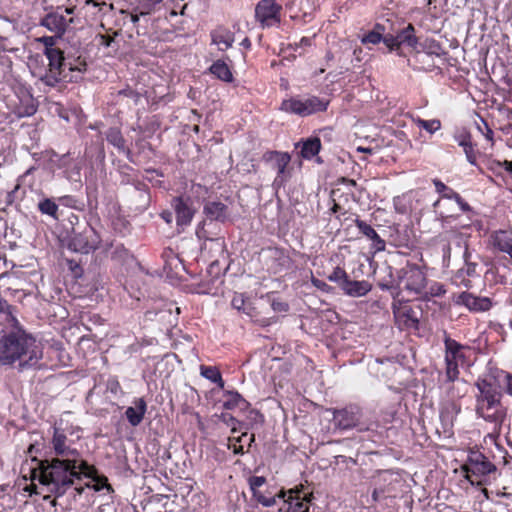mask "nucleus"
Wrapping results in <instances>:
<instances>
[{
  "label": "nucleus",
  "mask_w": 512,
  "mask_h": 512,
  "mask_svg": "<svg viewBox=\"0 0 512 512\" xmlns=\"http://www.w3.org/2000/svg\"><path fill=\"white\" fill-rule=\"evenodd\" d=\"M32 461L36 462L37 466L31 469V478L37 479L57 498L67 492L74 484L75 476H78L79 473L75 470V461H69V458H55L49 461L33 457Z\"/></svg>",
  "instance_id": "obj_1"
},
{
  "label": "nucleus",
  "mask_w": 512,
  "mask_h": 512,
  "mask_svg": "<svg viewBox=\"0 0 512 512\" xmlns=\"http://www.w3.org/2000/svg\"><path fill=\"white\" fill-rule=\"evenodd\" d=\"M42 348L36 339L24 330L11 331L0 338V364L19 361L20 369L35 366L42 358Z\"/></svg>",
  "instance_id": "obj_2"
},
{
  "label": "nucleus",
  "mask_w": 512,
  "mask_h": 512,
  "mask_svg": "<svg viewBox=\"0 0 512 512\" xmlns=\"http://www.w3.org/2000/svg\"><path fill=\"white\" fill-rule=\"evenodd\" d=\"M48 67L35 74L46 85L54 87L60 82H78L82 79L83 73L87 69L85 59L77 57L74 59L66 58L64 52L59 49L54 52H48Z\"/></svg>",
  "instance_id": "obj_3"
},
{
  "label": "nucleus",
  "mask_w": 512,
  "mask_h": 512,
  "mask_svg": "<svg viewBox=\"0 0 512 512\" xmlns=\"http://www.w3.org/2000/svg\"><path fill=\"white\" fill-rule=\"evenodd\" d=\"M476 414L485 421L500 427L506 417V408L501 402L502 394L491 376L479 377L475 383Z\"/></svg>",
  "instance_id": "obj_4"
},
{
  "label": "nucleus",
  "mask_w": 512,
  "mask_h": 512,
  "mask_svg": "<svg viewBox=\"0 0 512 512\" xmlns=\"http://www.w3.org/2000/svg\"><path fill=\"white\" fill-rule=\"evenodd\" d=\"M254 499L262 506L268 508L267 512H308L312 494H306L298 489L289 491L268 490L255 492Z\"/></svg>",
  "instance_id": "obj_5"
},
{
  "label": "nucleus",
  "mask_w": 512,
  "mask_h": 512,
  "mask_svg": "<svg viewBox=\"0 0 512 512\" xmlns=\"http://www.w3.org/2000/svg\"><path fill=\"white\" fill-rule=\"evenodd\" d=\"M100 237L95 229L86 221L77 223L71 228L68 248L74 252L88 254L98 248Z\"/></svg>",
  "instance_id": "obj_6"
},
{
  "label": "nucleus",
  "mask_w": 512,
  "mask_h": 512,
  "mask_svg": "<svg viewBox=\"0 0 512 512\" xmlns=\"http://www.w3.org/2000/svg\"><path fill=\"white\" fill-rule=\"evenodd\" d=\"M398 285L408 294L419 297L427 286V278L423 270L415 264H407L397 270Z\"/></svg>",
  "instance_id": "obj_7"
},
{
  "label": "nucleus",
  "mask_w": 512,
  "mask_h": 512,
  "mask_svg": "<svg viewBox=\"0 0 512 512\" xmlns=\"http://www.w3.org/2000/svg\"><path fill=\"white\" fill-rule=\"evenodd\" d=\"M263 160L269 164L270 168L277 172L273 181V187L276 191L286 189V184L291 178L292 167H289L291 156L287 152L267 151L263 155Z\"/></svg>",
  "instance_id": "obj_8"
},
{
  "label": "nucleus",
  "mask_w": 512,
  "mask_h": 512,
  "mask_svg": "<svg viewBox=\"0 0 512 512\" xmlns=\"http://www.w3.org/2000/svg\"><path fill=\"white\" fill-rule=\"evenodd\" d=\"M75 7L61 8L47 13L40 21V25L53 32L57 37H62L72 25L79 22L74 15Z\"/></svg>",
  "instance_id": "obj_9"
},
{
  "label": "nucleus",
  "mask_w": 512,
  "mask_h": 512,
  "mask_svg": "<svg viewBox=\"0 0 512 512\" xmlns=\"http://www.w3.org/2000/svg\"><path fill=\"white\" fill-rule=\"evenodd\" d=\"M282 11V4L277 0H260L255 5L254 18L262 29H267L280 25Z\"/></svg>",
  "instance_id": "obj_10"
},
{
  "label": "nucleus",
  "mask_w": 512,
  "mask_h": 512,
  "mask_svg": "<svg viewBox=\"0 0 512 512\" xmlns=\"http://www.w3.org/2000/svg\"><path fill=\"white\" fill-rule=\"evenodd\" d=\"M444 346H445V377L454 379L459 376L458 362L465 359L463 350L465 346L457 342L444 333Z\"/></svg>",
  "instance_id": "obj_11"
},
{
  "label": "nucleus",
  "mask_w": 512,
  "mask_h": 512,
  "mask_svg": "<svg viewBox=\"0 0 512 512\" xmlns=\"http://www.w3.org/2000/svg\"><path fill=\"white\" fill-rule=\"evenodd\" d=\"M172 207L174 208L178 225H187L191 222L195 208L188 194H180L174 197Z\"/></svg>",
  "instance_id": "obj_12"
},
{
  "label": "nucleus",
  "mask_w": 512,
  "mask_h": 512,
  "mask_svg": "<svg viewBox=\"0 0 512 512\" xmlns=\"http://www.w3.org/2000/svg\"><path fill=\"white\" fill-rule=\"evenodd\" d=\"M455 303L465 306L471 312H486L492 307L490 298L475 296L469 292L460 293Z\"/></svg>",
  "instance_id": "obj_13"
},
{
  "label": "nucleus",
  "mask_w": 512,
  "mask_h": 512,
  "mask_svg": "<svg viewBox=\"0 0 512 512\" xmlns=\"http://www.w3.org/2000/svg\"><path fill=\"white\" fill-rule=\"evenodd\" d=\"M495 470L494 464H492L487 457L480 452H471L468 457V463L466 465V471L477 475H488Z\"/></svg>",
  "instance_id": "obj_14"
},
{
  "label": "nucleus",
  "mask_w": 512,
  "mask_h": 512,
  "mask_svg": "<svg viewBox=\"0 0 512 512\" xmlns=\"http://www.w3.org/2000/svg\"><path fill=\"white\" fill-rule=\"evenodd\" d=\"M67 442V436L59 428H54V434L51 441L53 450L56 455L61 456L62 459H67L69 457H78L79 452L71 448L70 446L66 445Z\"/></svg>",
  "instance_id": "obj_15"
},
{
  "label": "nucleus",
  "mask_w": 512,
  "mask_h": 512,
  "mask_svg": "<svg viewBox=\"0 0 512 512\" xmlns=\"http://www.w3.org/2000/svg\"><path fill=\"white\" fill-rule=\"evenodd\" d=\"M461 412V404L458 401L446 400L440 407V420L444 429L452 428Z\"/></svg>",
  "instance_id": "obj_16"
},
{
  "label": "nucleus",
  "mask_w": 512,
  "mask_h": 512,
  "mask_svg": "<svg viewBox=\"0 0 512 512\" xmlns=\"http://www.w3.org/2000/svg\"><path fill=\"white\" fill-rule=\"evenodd\" d=\"M443 388L445 389L447 400L457 401L466 395L468 385L466 381L459 379V376L454 379L446 377Z\"/></svg>",
  "instance_id": "obj_17"
},
{
  "label": "nucleus",
  "mask_w": 512,
  "mask_h": 512,
  "mask_svg": "<svg viewBox=\"0 0 512 512\" xmlns=\"http://www.w3.org/2000/svg\"><path fill=\"white\" fill-rule=\"evenodd\" d=\"M204 214L212 221L224 222L230 216L229 208L221 201H207L204 205Z\"/></svg>",
  "instance_id": "obj_18"
},
{
  "label": "nucleus",
  "mask_w": 512,
  "mask_h": 512,
  "mask_svg": "<svg viewBox=\"0 0 512 512\" xmlns=\"http://www.w3.org/2000/svg\"><path fill=\"white\" fill-rule=\"evenodd\" d=\"M36 167H31L23 175L18 178L15 188L11 192H38L40 187V181H38L34 175Z\"/></svg>",
  "instance_id": "obj_19"
},
{
  "label": "nucleus",
  "mask_w": 512,
  "mask_h": 512,
  "mask_svg": "<svg viewBox=\"0 0 512 512\" xmlns=\"http://www.w3.org/2000/svg\"><path fill=\"white\" fill-rule=\"evenodd\" d=\"M106 140L108 143L113 145L118 152L124 153L128 160H132V152L131 150L126 146V140L124 139L122 132L117 127H111L106 132Z\"/></svg>",
  "instance_id": "obj_20"
},
{
  "label": "nucleus",
  "mask_w": 512,
  "mask_h": 512,
  "mask_svg": "<svg viewBox=\"0 0 512 512\" xmlns=\"http://www.w3.org/2000/svg\"><path fill=\"white\" fill-rule=\"evenodd\" d=\"M33 159L37 164V168H42L47 171H54L60 161L59 155L53 150L34 153Z\"/></svg>",
  "instance_id": "obj_21"
},
{
  "label": "nucleus",
  "mask_w": 512,
  "mask_h": 512,
  "mask_svg": "<svg viewBox=\"0 0 512 512\" xmlns=\"http://www.w3.org/2000/svg\"><path fill=\"white\" fill-rule=\"evenodd\" d=\"M360 233L371 241V248L374 252L383 251L385 249V241L380 238L376 231L363 221L356 220Z\"/></svg>",
  "instance_id": "obj_22"
},
{
  "label": "nucleus",
  "mask_w": 512,
  "mask_h": 512,
  "mask_svg": "<svg viewBox=\"0 0 512 512\" xmlns=\"http://www.w3.org/2000/svg\"><path fill=\"white\" fill-rule=\"evenodd\" d=\"M147 404L143 398H138L134 406L128 407L125 411L126 418L132 426H138L146 413Z\"/></svg>",
  "instance_id": "obj_23"
},
{
  "label": "nucleus",
  "mask_w": 512,
  "mask_h": 512,
  "mask_svg": "<svg viewBox=\"0 0 512 512\" xmlns=\"http://www.w3.org/2000/svg\"><path fill=\"white\" fill-rule=\"evenodd\" d=\"M300 147V156L303 159L310 160L316 156L321 150V140L318 137H310L296 144Z\"/></svg>",
  "instance_id": "obj_24"
},
{
  "label": "nucleus",
  "mask_w": 512,
  "mask_h": 512,
  "mask_svg": "<svg viewBox=\"0 0 512 512\" xmlns=\"http://www.w3.org/2000/svg\"><path fill=\"white\" fill-rule=\"evenodd\" d=\"M226 250L224 238H208L204 241L202 246L203 253H207L211 258L223 256ZM218 261L215 259L214 262Z\"/></svg>",
  "instance_id": "obj_25"
},
{
  "label": "nucleus",
  "mask_w": 512,
  "mask_h": 512,
  "mask_svg": "<svg viewBox=\"0 0 512 512\" xmlns=\"http://www.w3.org/2000/svg\"><path fill=\"white\" fill-rule=\"evenodd\" d=\"M303 104L304 115L306 117L318 112L326 111L329 105V100L318 96H309L303 99Z\"/></svg>",
  "instance_id": "obj_26"
},
{
  "label": "nucleus",
  "mask_w": 512,
  "mask_h": 512,
  "mask_svg": "<svg viewBox=\"0 0 512 512\" xmlns=\"http://www.w3.org/2000/svg\"><path fill=\"white\" fill-rule=\"evenodd\" d=\"M493 244L499 251L507 253L512 259V237L506 231H496L493 235Z\"/></svg>",
  "instance_id": "obj_27"
},
{
  "label": "nucleus",
  "mask_w": 512,
  "mask_h": 512,
  "mask_svg": "<svg viewBox=\"0 0 512 512\" xmlns=\"http://www.w3.org/2000/svg\"><path fill=\"white\" fill-rule=\"evenodd\" d=\"M209 72L217 79L230 83L233 81V74L229 66L223 60H216L210 67Z\"/></svg>",
  "instance_id": "obj_28"
},
{
  "label": "nucleus",
  "mask_w": 512,
  "mask_h": 512,
  "mask_svg": "<svg viewBox=\"0 0 512 512\" xmlns=\"http://www.w3.org/2000/svg\"><path fill=\"white\" fill-rule=\"evenodd\" d=\"M399 47L406 45L415 49L418 44V39L415 36V29L412 24H408L404 29L399 31L396 35Z\"/></svg>",
  "instance_id": "obj_29"
},
{
  "label": "nucleus",
  "mask_w": 512,
  "mask_h": 512,
  "mask_svg": "<svg viewBox=\"0 0 512 512\" xmlns=\"http://www.w3.org/2000/svg\"><path fill=\"white\" fill-rule=\"evenodd\" d=\"M303 99L291 97L282 101L280 110L286 113L295 114L301 117L304 115Z\"/></svg>",
  "instance_id": "obj_30"
},
{
  "label": "nucleus",
  "mask_w": 512,
  "mask_h": 512,
  "mask_svg": "<svg viewBox=\"0 0 512 512\" xmlns=\"http://www.w3.org/2000/svg\"><path fill=\"white\" fill-rule=\"evenodd\" d=\"M212 42L220 47V50H226L230 48L234 42V36L227 30L218 29L211 33Z\"/></svg>",
  "instance_id": "obj_31"
},
{
  "label": "nucleus",
  "mask_w": 512,
  "mask_h": 512,
  "mask_svg": "<svg viewBox=\"0 0 512 512\" xmlns=\"http://www.w3.org/2000/svg\"><path fill=\"white\" fill-rule=\"evenodd\" d=\"M224 396L226 397V400L223 402V407L227 410H232L236 407L244 408L248 406V402L236 391H226Z\"/></svg>",
  "instance_id": "obj_32"
},
{
  "label": "nucleus",
  "mask_w": 512,
  "mask_h": 512,
  "mask_svg": "<svg viewBox=\"0 0 512 512\" xmlns=\"http://www.w3.org/2000/svg\"><path fill=\"white\" fill-rule=\"evenodd\" d=\"M200 374H201V376L208 379L209 381L217 384V386L219 388H221V389L224 388L225 384L222 379V375L217 367L201 365L200 366Z\"/></svg>",
  "instance_id": "obj_33"
},
{
  "label": "nucleus",
  "mask_w": 512,
  "mask_h": 512,
  "mask_svg": "<svg viewBox=\"0 0 512 512\" xmlns=\"http://www.w3.org/2000/svg\"><path fill=\"white\" fill-rule=\"evenodd\" d=\"M487 169L490 170L496 176H502L504 172L512 176V161L504 160H489L487 162Z\"/></svg>",
  "instance_id": "obj_34"
},
{
  "label": "nucleus",
  "mask_w": 512,
  "mask_h": 512,
  "mask_svg": "<svg viewBox=\"0 0 512 512\" xmlns=\"http://www.w3.org/2000/svg\"><path fill=\"white\" fill-rule=\"evenodd\" d=\"M447 290L444 284L433 281L428 286V288H425L423 293L420 295V298L429 301L431 298L434 297H442L446 294Z\"/></svg>",
  "instance_id": "obj_35"
},
{
  "label": "nucleus",
  "mask_w": 512,
  "mask_h": 512,
  "mask_svg": "<svg viewBox=\"0 0 512 512\" xmlns=\"http://www.w3.org/2000/svg\"><path fill=\"white\" fill-rule=\"evenodd\" d=\"M385 30L384 25L377 23L371 31L362 36V43L373 45L378 44L382 40Z\"/></svg>",
  "instance_id": "obj_36"
},
{
  "label": "nucleus",
  "mask_w": 512,
  "mask_h": 512,
  "mask_svg": "<svg viewBox=\"0 0 512 512\" xmlns=\"http://www.w3.org/2000/svg\"><path fill=\"white\" fill-rule=\"evenodd\" d=\"M329 280L339 282L348 295H352V282L348 280L346 272L337 267L329 276Z\"/></svg>",
  "instance_id": "obj_37"
},
{
  "label": "nucleus",
  "mask_w": 512,
  "mask_h": 512,
  "mask_svg": "<svg viewBox=\"0 0 512 512\" xmlns=\"http://www.w3.org/2000/svg\"><path fill=\"white\" fill-rule=\"evenodd\" d=\"M38 209L42 214L48 215L55 220L58 219V204L54 200L49 198L40 200L38 203Z\"/></svg>",
  "instance_id": "obj_38"
},
{
  "label": "nucleus",
  "mask_w": 512,
  "mask_h": 512,
  "mask_svg": "<svg viewBox=\"0 0 512 512\" xmlns=\"http://www.w3.org/2000/svg\"><path fill=\"white\" fill-rule=\"evenodd\" d=\"M88 200L76 199L74 195H65L59 198L60 205L83 211Z\"/></svg>",
  "instance_id": "obj_39"
},
{
  "label": "nucleus",
  "mask_w": 512,
  "mask_h": 512,
  "mask_svg": "<svg viewBox=\"0 0 512 512\" xmlns=\"http://www.w3.org/2000/svg\"><path fill=\"white\" fill-rule=\"evenodd\" d=\"M415 125L426 130L428 133L433 134L441 128V122L438 119L424 120L420 117L413 119Z\"/></svg>",
  "instance_id": "obj_40"
},
{
  "label": "nucleus",
  "mask_w": 512,
  "mask_h": 512,
  "mask_svg": "<svg viewBox=\"0 0 512 512\" xmlns=\"http://www.w3.org/2000/svg\"><path fill=\"white\" fill-rule=\"evenodd\" d=\"M464 258H465V265H464V267H462L461 269L458 270L457 276L458 277H464V276L475 277V276H477V272H476L477 264L469 261V259H468L469 253L467 250L464 253Z\"/></svg>",
  "instance_id": "obj_41"
},
{
  "label": "nucleus",
  "mask_w": 512,
  "mask_h": 512,
  "mask_svg": "<svg viewBox=\"0 0 512 512\" xmlns=\"http://www.w3.org/2000/svg\"><path fill=\"white\" fill-rule=\"evenodd\" d=\"M59 37L55 36H43L38 39L40 43L44 46V55H46L48 52H54L59 50L60 48L56 46L57 39Z\"/></svg>",
  "instance_id": "obj_42"
},
{
  "label": "nucleus",
  "mask_w": 512,
  "mask_h": 512,
  "mask_svg": "<svg viewBox=\"0 0 512 512\" xmlns=\"http://www.w3.org/2000/svg\"><path fill=\"white\" fill-rule=\"evenodd\" d=\"M140 8V14H149L156 5L161 3L163 0H137Z\"/></svg>",
  "instance_id": "obj_43"
},
{
  "label": "nucleus",
  "mask_w": 512,
  "mask_h": 512,
  "mask_svg": "<svg viewBox=\"0 0 512 512\" xmlns=\"http://www.w3.org/2000/svg\"><path fill=\"white\" fill-rule=\"evenodd\" d=\"M69 461H75V470H77L78 476H75V479H81V475H89L90 473V466L85 461H78L77 457H69Z\"/></svg>",
  "instance_id": "obj_44"
},
{
  "label": "nucleus",
  "mask_w": 512,
  "mask_h": 512,
  "mask_svg": "<svg viewBox=\"0 0 512 512\" xmlns=\"http://www.w3.org/2000/svg\"><path fill=\"white\" fill-rule=\"evenodd\" d=\"M265 482L266 479L263 476H252L249 478V485L253 495H255V492L263 491L261 488Z\"/></svg>",
  "instance_id": "obj_45"
},
{
  "label": "nucleus",
  "mask_w": 512,
  "mask_h": 512,
  "mask_svg": "<svg viewBox=\"0 0 512 512\" xmlns=\"http://www.w3.org/2000/svg\"><path fill=\"white\" fill-rule=\"evenodd\" d=\"M371 284L367 281H354V296H363L371 290Z\"/></svg>",
  "instance_id": "obj_46"
},
{
  "label": "nucleus",
  "mask_w": 512,
  "mask_h": 512,
  "mask_svg": "<svg viewBox=\"0 0 512 512\" xmlns=\"http://www.w3.org/2000/svg\"><path fill=\"white\" fill-rule=\"evenodd\" d=\"M425 49L427 53L430 55L440 56L442 53V47L440 43L436 40H430L425 44Z\"/></svg>",
  "instance_id": "obj_47"
},
{
  "label": "nucleus",
  "mask_w": 512,
  "mask_h": 512,
  "mask_svg": "<svg viewBox=\"0 0 512 512\" xmlns=\"http://www.w3.org/2000/svg\"><path fill=\"white\" fill-rule=\"evenodd\" d=\"M381 41H383V43L390 51L399 49L397 37L392 34L384 33Z\"/></svg>",
  "instance_id": "obj_48"
},
{
  "label": "nucleus",
  "mask_w": 512,
  "mask_h": 512,
  "mask_svg": "<svg viewBox=\"0 0 512 512\" xmlns=\"http://www.w3.org/2000/svg\"><path fill=\"white\" fill-rule=\"evenodd\" d=\"M118 35V32H113V34H110L109 32L105 34H99V45L103 47H110L112 43L114 42L115 36Z\"/></svg>",
  "instance_id": "obj_49"
},
{
  "label": "nucleus",
  "mask_w": 512,
  "mask_h": 512,
  "mask_svg": "<svg viewBox=\"0 0 512 512\" xmlns=\"http://www.w3.org/2000/svg\"><path fill=\"white\" fill-rule=\"evenodd\" d=\"M464 152H465V155H466V158L468 160V162L470 164H476V161H477V155H476V152H475V149H474V145L473 144H469L468 146L466 147H462Z\"/></svg>",
  "instance_id": "obj_50"
},
{
  "label": "nucleus",
  "mask_w": 512,
  "mask_h": 512,
  "mask_svg": "<svg viewBox=\"0 0 512 512\" xmlns=\"http://www.w3.org/2000/svg\"><path fill=\"white\" fill-rule=\"evenodd\" d=\"M244 303H245V300L242 295L234 296L232 299V302H231L232 306L237 310L244 309Z\"/></svg>",
  "instance_id": "obj_51"
},
{
  "label": "nucleus",
  "mask_w": 512,
  "mask_h": 512,
  "mask_svg": "<svg viewBox=\"0 0 512 512\" xmlns=\"http://www.w3.org/2000/svg\"><path fill=\"white\" fill-rule=\"evenodd\" d=\"M86 5H93L94 7H98L99 8V11H102L103 8H109V9H113V5L110 4L108 5L106 2H98L97 0H86L85 2Z\"/></svg>",
  "instance_id": "obj_52"
},
{
  "label": "nucleus",
  "mask_w": 512,
  "mask_h": 512,
  "mask_svg": "<svg viewBox=\"0 0 512 512\" xmlns=\"http://www.w3.org/2000/svg\"><path fill=\"white\" fill-rule=\"evenodd\" d=\"M272 308L276 312H286L288 311V304L281 301H273L272 302Z\"/></svg>",
  "instance_id": "obj_53"
},
{
  "label": "nucleus",
  "mask_w": 512,
  "mask_h": 512,
  "mask_svg": "<svg viewBox=\"0 0 512 512\" xmlns=\"http://www.w3.org/2000/svg\"><path fill=\"white\" fill-rule=\"evenodd\" d=\"M222 418L227 425L232 426V431L236 432L235 424L238 423L237 419L229 414H223Z\"/></svg>",
  "instance_id": "obj_54"
},
{
  "label": "nucleus",
  "mask_w": 512,
  "mask_h": 512,
  "mask_svg": "<svg viewBox=\"0 0 512 512\" xmlns=\"http://www.w3.org/2000/svg\"><path fill=\"white\" fill-rule=\"evenodd\" d=\"M137 10H139L138 13H127L124 10H121V13L125 15V18H129L130 22L135 25L139 21V15H141L139 6Z\"/></svg>",
  "instance_id": "obj_55"
},
{
  "label": "nucleus",
  "mask_w": 512,
  "mask_h": 512,
  "mask_svg": "<svg viewBox=\"0 0 512 512\" xmlns=\"http://www.w3.org/2000/svg\"><path fill=\"white\" fill-rule=\"evenodd\" d=\"M458 144L461 147H466L469 144H473L471 141V135L470 134L461 135L460 138L458 139Z\"/></svg>",
  "instance_id": "obj_56"
},
{
  "label": "nucleus",
  "mask_w": 512,
  "mask_h": 512,
  "mask_svg": "<svg viewBox=\"0 0 512 512\" xmlns=\"http://www.w3.org/2000/svg\"><path fill=\"white\" fill-rule=\"evenodd\" d=\"M449 199L450 200L455 199L457 201V203L460 205L462 211L469 210L468 204L461 200V198L459 197V194H452L451 196H449Z\"/></svg>",
  "instance_id": "obj_57"
},
{
  "label": "nucleus",
  "mask_w": 512,
  "mask_h": 512,
  "mask_svg": "<svg viewBox=\"0 0 512 512\" xmlns=\"http://www.w3.org/2000/svg\"><path fill=\"white\" fill-rule=\"evenodd\" d=\"M119 95H122L124 97L133 98V97H137L138 93L131 88H126V89L120 90Z\"/></svg>",
  "instance_id": "obj_58"
},
{
  "label": "nucleus",
  "mask_w": 512,
  "mask_h": 512,
  "mask_svg": "<svg viewBox=\"0 0 512 512\" xmlns=\"http://www.w3.org/2000/svg\"><path fill=\"white\" fill-rule=\"evenodd\" d=\"M433 183L435 185L436 192H445L447 190V186L442 181L434 179Z\"/></svg>",
  "instance_id": "obj_59"
},
{
  "label": "nucleus",
  "mask_w": 512,
  "mask_h": 512,
  "mask_svg": "<svg viewBox=\"0 0 512 512\" xmlns=\"http://www.w3.org/2000/svg\"><path fill=\"white\" fill-rule=\"evenodd\" d=\"M270 252H272L273 256L276 258H282L283 262H288V257L284 256L283 252L279 249H269Z\"/></svg>",
  "instance_id": "obj_60"
},
{
  "label": "nucleus",
  "mask_w": 512,
  "mask_h": 512,
  "mask_svg": "<svg viewBox=\"0 0 512 512\" xmlns=\"http://www.w3.org/2000/svg\"><path fill=\"white\" fill-rule=\"evenodd\" d=\"M36 110V106L33 103H31L25 107V110L22 115L31 116L36 112Z\"/></svg>",
  "instance_id": "obj_61"
},
{
  "label": "nucleus",
  "mask_w": 512,
  "mask_h": 512,
  "mask_svg": "<svg viewBox=\"0 0 512 512\" xmlns=\"http://www.w3.org/2000/svg\"><path fill=\"white\" fill-rule=\"evenodd\" d=\"M69 178L73 179L76 182H81L80 168L75 166Z\"/></svg>",
  "instance_id": "obj_62"
},
{
  "label": "nucleus",
  "mask_w": 512,
  "mask_h": 512,
  "mask_svg": "<svg viewBox=\"0 0 512 512\" xmlns=\"http://www.w3.org/2000/svg\"><path fill=\"white\" fill-rule=\"evenodd\" d=\"M229 448L233 450L234 454H243L244 453L243 445H237L235 443L233 445H230Z\"/></svg>",
  "instance_id": "obj_63"
},
{
  "label": "nucleus",
  "mask_w": 512,
  "mask_h": 512,
  "mask_svg": "<svg viewBox=\"0 0 512 512\" xmlns=\"http://www.w3.org/2000/svg\"><path fill=\"white\" fill-rule=\"evenodd\" d=\"M504 376L507 379V391L512 396V377L510 374H505Z\"/></svg>",
  "instance_id": "obj_64"
}]
</instances>
